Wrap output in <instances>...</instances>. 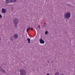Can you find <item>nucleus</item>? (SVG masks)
<instances>
[{"label":"nucleus","instance_id":"nucleus-1","mask_svg":"<svg viewBox=\"0 0 75 75\" xmlns=\"http://www.w3.org/2000/svg\"><path fill=\"white\" fill-rule=\"evenodd\" d=\"M64 18L68 19L71 17V13H66L64 15Z\"/></svg>","mask_w":75,"mask_h":75},{"label":"nucleus","instance_id":"nucleus-2","mask_svg":"<svg viewBox=\"0 0 75 75\" xmlns=\"http://www.w3.org/2000/svg\"><path fill=\"white\" fill-rule=\"evenodd\" d=\"M19 22V20L17 18H15L13 20V23H14V26L16 27H17V24Z\"/></svg>","mask_w":75,"mask_h":75},{"label":"nucleus","instance_id":"nucleus-3","mask_svg":"<svg viewBox=\"0 0 75 75\" xmlns=\"http://www.w3.org/2000/svg\"><path fill=\"white\" fill-rule=\"evenodd\" d=\"M17 0H6V4H8V3H14V2H16Z\"/></svg>","mask_w":75,"mask_h":75},{"label":"nucleus","instance_id":"nucleus-4","mask_svg":"<svg viewBox=\"0 0 75 75\" xmlns=\"http://www.w3.org/2000/svg\"><path fill=\"white\" fill-rule=\"evenodd\" d=\"M20 72L21 75H26V72L24 70L22 69L20 70Z\"/></svg>","mask_w":75,"mask_h":75},{"label":"nucleus","instance_id":"nucleus-5","mask_svg":"<svg viewBox=\"0 0 75 75\" xmlns=\"http://www.w3.org/2000/svg\"><path fill=\"white\" fill-rule=\"evenodd\" d=\"M39 41L40 44H44L45 43V42L42 40V39H40L39 40Z\"/></svg>","mask_w":75,"mask_h":75},{"label":"nucleus","instance_id":"nucleus-6","mask_svg":"<svg viewBox=\"0 0 75 75\" xmlns=\"http://www.w3.org/2000/svg\"><path fill=\"white\" fill-rule=\"evenodd\" d=\"M0 71H1V72H3L4 74L6 73V71H5V70L3 69H2V68H1V67H0Z\"/></svg>","mask_w":75,"mask_h":75},{"label":"nucleus","instance_id":"nucleus-7","mask_svg":"<svg viewBox=\"0 0 75 75\" xmlns=\"http://www.w3.org/2000/svg\"><path fill=\"white\" fill-rule=\"evenodd\" d=\"M1 11L3 13H6V9L4 8H2V9Z\"/></svg>","mask_w":75,"mask_h":75},{"label":"nucleus","instance_id":"nucleus-8","mask_svg":"<svg viewBox=\"0 0 75 75\" xmlns=\"http://www.w3.org/2000/svg\"><path fill=\"white\" fill-rule=\"evenodd\" d=\"M14 38H17L18 37V35L17 34H15L14 35Z\"/></svg>","mask_w":75,"mask_h":75},{"label":"nucleus","instance_id":"nucleus-9","mask_svg":"<svg viewBox=\"0 0 75 75\" xmlns=\"http://www.w3.org/2000/svg\"><path fill=\"white\" fill-rule=\"evenodd\" d=\"M27 40H28V43H29V44H30V38H28L27 39Z\"/></svg>","mask_w":75,"mask_h":75},{"label":"nucleus","instance_id":"nucleus-10","mask_svg":"<svg viewBox=\"0 0 75 75\" xmlns=\"http://www.w3.org/2000/svg\"><path fill=\"white\" fill-rule=\"evenodd\" d=\"M10 40L12 41H14V39L13 37H11L10 38Z\"/></svg>","mask_w":75,"mask_h":75},{"label":"nucleus","instance_id":"nucleus-11","mask_svg":"<svg viewBox=\"0 0 75 75\" xmlns=\"http://www.w3.org/2000/svg\"><path fill=\"white\" fill-rule=\"evenodd\" d=\"M55 74L56 75H59V72H57L55 73Z\"/></svg>","mask_w":75,"mask_h":75},{"label":"nucleus","instance_id":"nucleus-12","mask_svg":"<svg viewBox=\"0 0 75 75\" xmlns=\"http://www.w3.org/2000/svg\"><path fill=\"white\" fill-rule=\"evenodd\" d=\"M30 27H28V28L27 30V32H28V30H30Z\"/></svg>","mask_w":75,"mask_h":75},{"label":"nucleus","instance_id":"nucleus-13","mask_svg":"<svg viewBox=\"0 0 75 75\" xmlns=\"http://www.w3.org/2000/svg\"><path fill=\"white\" fill-rule=\"evenodd\" d=\"M45 34L46 35L48 34V31H46V32H45Z\"/></svg>","mask_w":75,"mask_h":75},{"label":"nucleus","instance_id":"nucleus-14","mask_svg":"<svg viewBox=\"0 0 75 75\" xmlns=\"http://www.w3.org/2000/svg\"><path fill=\"white\" fill-rule=\"evenodd\" d=\"M2 18V16L1 14H0V18Z\"/></svg>","mask_w":75,"mask_h":75},{"label":"nucleus","instance_id":"nucleus-15","mask_svg":"<svg viewBox=\"0 0 75 75\" xmlns=\"http://www.w3.org/2000/svg\"><path fill=\"white\" fill-rule=\"evenodd\" d=\"M1 37H0V41H1Z\"/></svg>","mask_w":75,"mask_h":75},{"label":"nucleus","instance_id":"nucleus-16","mask_svg":"<svg viewBox=\"0 0 75 75\" xmlns=\"http://www.w3.org/2000/svg\"><path fill=\"white\" fill-rule=\"evenodd\" d=\"M38 27H39V28H40V25H39Z\"/></svg>","mask_w":75,"mask_h":75},{"label":"nucleus","instance_id":"nucleus-17","mask_svg":"<svg viewBox=\"0 0 75 75\" xmlns=\"http://www.w3.org/2000/svg\"><path fill=\"white\" fill-rule=\"evenodd\" d=\"M33 30V28H31V30Z\"/></svg>","mask_w":75,"mask_h":75},{"label":"nucleus","instance_id":"nucleus-18","mask_svg":"<svg viewBox=\"0 0 75 75\" xmlns=\"http://www.w3.org/2000/svg\"><path fill=\"white\" fill-rule=\"evenodd\" d=\"M47 75H49V74H47Z\"/></svg>","mask_w":75,"mask_h":75}]
</instances>
